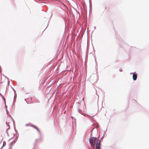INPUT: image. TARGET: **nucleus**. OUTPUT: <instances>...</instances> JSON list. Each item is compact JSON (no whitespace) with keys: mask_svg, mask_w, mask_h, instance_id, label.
Wrapping results in <instances>:
<instances>
[{"mask_svg":"<svg viewBox=\"0 0 149 149\" xmlns=\"http://www.w3.org/2000/svg\"><path fill=\"white\" fill-rule=\"evenodd\" d=\"M96 138L93 137L90 139V143L92 147H94L95 143L96 149H100V140L97 139L96 140Z\"/></svg>","mask_w":149,"mask_h":149,"instance_id":"nucleus-1","label":"nucleus"},{"mask_svg":"<svg viewBox=\"0 0 149 149\" xmlns=\"http://www.w3.org/2000/svg\"><path fill=\"white\" fill-rule=\"evenodd\" d=\"M31 126L33 127V128H34L35 129H36L38 131V132L39 134H41V132H40V130L39 129L38 127H37L36 126L34 125H32Z\"/></svg>","mask_w":149,"mask_h":149,"instance_id":"nucleus-2","label":"nucleus"},{"mask_svg":"<svg viewBox=\"0 0 149 149\" xmlns=\"http://www.w3.org/2000/svg\"><path fill=\"white\" fill-rule=\"evenodd\" d=\"M31 126L33 127V128H34L35 129H36L38 131V132L39 134H41V132H40V130L39 129L38 127H37L36 126L34 125H32Z\"/></svg>","mask_w":149,"mask_h":149,"instance_id":"nucleus-3","label":"nucleus"},{"mask_svg":"<svg viewBox=\"0 0 149 149\" xmlns=\"http://www.w3.org/2000/svg\"><path fill=\"white\" fill-rule=\"evenodd\" d=\"M137 78V76L134 73L133 74V79L134 80H136Z\"/></svg>","mask_w":149,"mask_h":149,"instance_id":"nucleus-4","label":"nucleus"},{"mask_svg":"<svg viewBox=\"0 0 149 149\" xmlns=\"http://www.w3.org/2000/svg\"><path fill=\"white\" fill-rule=\"evenodd\" d=\"M38 139H36L35 140L36 141H38Z\"/></svg>","mask_w":149,"mask_h":149,"instance_id":"nucleus-5","label":"nucleus"}]
</instances>
